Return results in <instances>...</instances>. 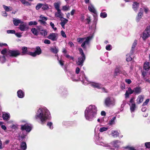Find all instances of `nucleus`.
<instances>
[{"mask_svg": "<svg viewBox=\"0 0 150 150\" xmlns=\"http://www.w3.org/2000/svg\"><path fill=\"white\" fill-rule=\"evenodd\" d=\"M8 33L15 34V31L13 30H8L7 31Z\"/></svg>", "mask_w": 150, "mask_h": 150, "instance_id": "obj_57", "label": "nucleus"}, {"mask_svg": "<svg viewBox=\"0 0 150 150\" xmlns=\"http://www.w3.org/2000/svg\"><path fill=\"white\" fill-rule=\"evenodd\" d=\"M40 33L42 35L45 36L47 35V31L46 30H42L40 32Z\"/></svg>", "mask_w": 150, "mask_h": 150, "instance_id": "obj_37", "label": "nucleus"}, {"mask_svg": "<svg viewBox=\"0 0 150 150\" xmlns=\"http://www.w3.org/2000/svg\"><path fill=\"white\" fill-rule=\"evenodd\" d=\"M31 127L28 124L21 125V129L22 130H25L27 132H29L31 130Z\"/></svg>", "mask_w": 150, "mask_h": 150, "instance_id": "obj_12", "label": "nucleus"}, {"mask_svg": "<svg viewBox=\"0 0 150 150\" xmlns=\"http://www.w3.org/2000/svg\"><path fill=\"white\" fill-rule=\"evenodd\" d=\"M42 4L39 3L37 4V5L36 6V9L37 10H38L40 8H42Z\"/></svg>", "mask_w": 150, "mask_h": 150, "instance_id": "obj_45", "label": "nucleus"}, {"mask_svg": "<svg viewBox=\"0 0 150 150\" xmlns=\"http://www.w3.org/2000/svg\"><path fill=\"white\" fill-rule=\"evenodd\" d=\"M144 96L143 95H139L136 100L137 103V104H139L142 102L144 99Z\"/></svg>", "mask_w": 150, "mask_h": 150, "instance_id": "obj_20", "label": "nucleus"}, {"mask_svg": "<svg viewBox=\"0 0 150 150\" xmlns=\"http://www.w3.org/2000/svg\"><path fill=\"white\" fill-rule=\"evenodd\" d=\"M98 138H99L98 139H97L96 141L97 144L102 146L108 149H112V147L109 144L105 142H103L101 138L99 137Z\"/></svg>", "mask_w": 150, "mask_h": 150, "instance_id": "obj_7", "label": "nucleus"}, {"mask_svg": "<svg viewBox=\"0 0 150 150\" xmlns=\"http://www.w3.org/2000/svg\"><path fill=\"white\" fill-rule=\"evenodd\" d=\"M120 142L118 140H115L111 142L110 144L114 147L118 148L119 147V144L120 143Z\"/></svg>", "mask_w": 150, "mask_h": 150, "instance_id": "obj_22", "label": "nucleus"}, {"mask_svg": "<svg viewBox=\"0 0 150 150\" xmlns=\"http://www.w3.org/2000/svg\"><path fill=\"white\" fill-rule=\"evenodd\" d=\"M58 59V61L59 62V63L60 64V65L61 66H63L64 65V61L62 60H59Z\"/></svg>", "mask_w": 150, "mask_h": 150, "instance_id": "obj_62", "label": "nucleus"}, {"mask_svg": "<svg viewBox=\"0 0 150 150\" xmlns=\"http://www.w3.org/2000/svg\"><path fill=\"white\" fill-rule=\"evenodd\" d=\"M47 125L50 129H53V123L51 122H48Z\"/></svg>", "mask_w": 150, "mask_h": 150, "instance_id": "obj_39", "label": "nucleus"}, {"mask_svg": "<svg viewBox=\"0 0 150 150\" xmlns=\"http://www.w3.org/2000/svg\"><path fill=\"white\" fill-rule=\"evenodd\" d=\"M6 61V58L4 56H3L2 57H1L0 61L2 63H4Z\"/></svg>", "mask_w": 150, "mask_h": 150, "instance_id": "obj_50", "label": "nucleus"}, {"mask_svg": "<svg viewBox=\"0 0 150 150\" xmlns=\"http://www.w3.org/2000/svg\"><path fill=\"white\" fill-rule=\"evenodd\" d=\"M142 9V8L140 9L139 12L136 17V20L137 22L139 21L143 16V13L141 10Z\"/></svg>", "mask_w": 150, "mask_h": 150, "instance_id": "obj_16", "label": "nucleus"}, {"mask_svg": "<svg viewBox=\"0 0 150 150\" xmlns=\"http://www.w3.org/2000/svg\"><path fill=\"white\" fill-rule=\"evenodd\" d=\"M141 8H142L141 10L143 12V11L144 10L146 13H148L150 12V11H149L148 8H147L143 7Z\"/></svg>", "mask_w": 150, "mask_h": 150, "instance_id": "obj_41", "label": "nucleus"}, {"mask_svg": "<svg viewBox=\"0 0 150 150\" xmlns=\"http://www.w3.org/2000/svg\"><path fill=\"white\" fill-rule=\"evenodd\" d=\"M88 83H87L90 84V85L93 87L101 89V92L104 93H107L108 92L107 90L103 87L101 84L93 82H89L88 81Z\"/></svg>", "mask_w": 150, "mask_h": 150, "instance_id": "obj_5", "label": "nucleus"}, {"mask_svg": "<svg viewBox=\"0 0 150 150\" xmlns=\"http://www.w3.org/2000/svg\"><path fill=\"white\" fill-rule=\"evenodd\" d=\"M139 7V4L136 2H134L133 4V8L134 11H137Z\"/></svg>", "mask_w": 150, "mask_h": 150, "instance_id": "obj_27", "label": "nucleus"}, {"mask_svg": "<svg viewBox=\"0 0 150 150\" xmlns=\"http://www.w3.org/2000/svg\"><path fill=\"white\" fill-rule=\"evenodd\" d=\"M129 105L130 106L131 112H134L136 108L135 104H129Z\"/></svg>", "mask_w": 150, "mask_h": 150, "instance_id": "obj_29", "label": "nucleus"}, {"mask_svg": "<svg viewBox=\"0 0 150 150\" xmlns=\"http://www.w3.org/2000/svg\"><path fill=\"white\" fill-rule=\"evenodd\" d=\"M145 146L146 148H150V142H146L145 143Z\"/></svg>", "mask_w": 150, "mask_h": 150, "instance_id": "obj_51", "label": "nucleus"}, {"mask_svg": "<svg viewBox=\"0 0 150 150\" xmlns=\"http://www.w3.org/2000/svg\"><path fill=\"white\" fill-rule=\"evenodd\" d=\"M130 56L128 55H127L126 60L127 61H130L132 59V58Z\"/></svg>", "mask_w": 150, "mask_h": 150, "instance_id": "obj_56", "label": "nucleus"}, {"mask_svg": "<svg viewBox=\"0 0 150 150\" xmlns=\"http://www.w3.org/2000/svg\"><path fill=\"white\" fill-rule=\"evenodd\" d=\"M123 148L125 150H136L134 147L129 146L124 147Z\"/></svg>", "mask_w": 150, "mask_h": 150, "instance_id": "obj_34", "label": "nucleus"}, {"mask_svg": "<svg viewBox=\"0 0 150 150\" xmlns=\"http://www.w3.org/2000/svg\"><path fill=\"white\" fill-rule=\"evenodd\" d=\"M50 25L54 31H55L57 30V28L56 27H54V25L52 22H51L50 23Z\"/></svg>", "mask_w": 150, "mask_h": 150, "instance_id": "obj_49", "label": "nucleus"}, {"mask_svg": "<svg viewBox=\"0 0 150 150\" xmlns=\"http://www.w3.org/2000/svg\"><path fill=\"white\" fill-rule=\"evenodd\" d=\"M18 127V125H12L11 126V127L12 129H16Z\"/></svg>", "mask_w": 150, "mask_h": 150, "instance_id": "obj_60", "label": "nucleus"}, {"mask_svg": "<svg viewBox=\"0 0 150 150\" xmlns=\"http://www.w3.org/2000/svg\"><path fill=\"white\" fill-rule=\"evenodd\" d=\"M85 56H81L78 58L77 61H76V64L82 66L83 63L85 60Z\"/></svg>", "mask_w": 150, "mask_h": 150, "instance_id": "obj_13", "label": "nucleus"}, {"mask_svg": "<svg viewBox=\"0 0 150 150\" xmlns=\"http://www.w3.org/2000/svg\"><path fill=\"white\" fill-rule=\"evenodd\" d=\"M2 117L4 120H8L10 117V114L8 113L3 112L2 113Z\"/></svg>", "mask_w": 150, "mask_h": 150, "instance_id": "obj_18", "label": "nucleus"}, {"mask_svg": "<svg viewBox=\"0 0 150 150\" xmlns=\"http://www.w3.org/2000/svg\"><path fill=\"white\" fill-rule=\"evenodd\" d=\"M150 37V26H148L143 33L141 37L143 40H145Z\"/></svg>", "mask_w": 150, "mask_h": 150, "instance_id": "obj_6", "label": "nucleus"}, {"mask_svg": "<svg viewBox=\"0 0 150 150\" xmlns=\"http://www.w3.org/2000/svg\"><path fill=\"white\" fill-rule=\"evenodd\" d=\"M17 94L18 97L19 98H22L25 96V93L22 90L19 89L17 92Z\"/></svg>", "mask_w": 150, "mask_h": 150, "instance_id": "obj_17", "label": "nucleus"}, {"mask_svg": "<svg viewBox=\"0 0 150 150\" xmlns=\"http://www.w3.org/2000/svg\"><path fill=\"white\" fill-rule=\"evenodd\" d=\"M125 81L128 84H130L132 82L131 81L130 79H125Z\"/></svg>", "mask_w": 150, "mask_h": 150, "instance_id": "obj_64", "label": "nucleus"}, {"mask_svg": "<svg viewBox=\"0 0 150 150\" xmlns=\"http://www.w3.org/2000/svg\"><path fill=\"white\" fill-rule=\"evenodd\" d=\"M45 21H43L42 20H38V21L40 22L41 24H43L45 25L47 24Z\"/></svg>", "mask_w": 150, "mask_h": 150, "instance_id": "obj_54", "label": "nucleus"}, {"mask_svg": "<svg viewBox=\"0 0 150 150\" xmlns=\"http://www.w3.org/2000/svg\"><path fill=\"white\" fill-rule=\"evenodd\" d=\"M58 38V34L56 33H50L48 36L47 38L51 40L54 41L56 40Z\"/></svg>", "mask_w": 150, "mask_h": 150, "instance_id": "obj_10", "label": "nucleus"}, {"mask_svg": "<svg viewBox=\"0 0 150 150\" xmlns=\"http://www.w3.org/2000/svg\"><path fill=\"white\" fill-rule=\"evenodd\" d=\"M100 125H97L95 128V129L94 131L95 132H96L99 129V131L101 132H103L107 131L108 129L107 127H102L99 128Z\"/></svg>", "mask_w": 150, "mask_h": 150, "instance_id": "obj_11", "label": "nucleus"}, {"mask_svg": "<svg viewBox=\"0 0 150 150\" xmlns=\"http://www.w3.org/2000/svg\"><path fill=\"white\" fill-rule=\"evenodd\" d=\"M106 49L108 51L112 49V47L110 45H107L105 47Z\"/></svg>", "mask_w": 150, "mask_h": 150, "instance_id": "obj_46", "label": "nucleus"}, {"mask_svg": "<svg viewBox=\"0 0 150 150\" xmlns=\"http://www.w3.org/2000/svg\"><path fill=\"white\" fill-rule=\"evenodd\" d=\"M79 50V51L81 56H85V55L83 53V51L82 49L81 48H79L78 49Z\"/></svg>", "mask_w": 150, "mask_h": 150, "instance_id": "obj_52", "label": "nucleus"}, {"mask_svg": "<svg viewBox=\"0 0 150 150\" xmlns=\"http://www.w3.org/2000/svg\"><path fill=\"white\" fill-rule=\"evenodd\" d=\"M36 50L34 52H30L28 54L32 56L35 57L37 55H39L41 53V50L40 47L37 46L36 47Z\"/></svg>", "mask_w": 150, "mask_h": 150, "instance_id": "obj_9", "label": "nucleus"}, {"mask_svg": "<svg viewBox=\"0 0 150 150\" xmlns=\"http://www.w3.org/2000/svg\"><path fill=\"white\" fill-rule=\"evenodd\" d=\"M127 91L130 94H132L133 93H134V89L132 90L130 87H129L128 88V90Z\"/></svg>", "mask_w": 150, "mask_h": 150, "instance_id": "obj_53", "label": "nucleus"}, {"mask_svg": "<svg viewBox=\"0 0 150 150\" xmlns=\"http://www.w3.org/2000/svg\"><path fill=\"white\" fill-rule=\"evenodd\" d=\"M97 111V107L95 105H91L88 106L84 111L86 119L89 121H92L96 117Z\"/></svg>", "mask_w": 150, "mask_h": 150, "instance_id": "obj_2", "label": "nucleus"}, {"mask_svg": "<svg viewBox=\"0 0 150 150\" xmlns=\"http://www.w3.org/2000/svg\"><path fill=\"white\" fill-rule=\"evenodd\" d=\"M44 43L46 44H49L50 43V41L48 40H45L44 41Z\"/></svg>", "mask_w": 150, "mask_h": 150, "instance_id": "obj_63", "label": "nucleus"}, {"mask_svg": "<svg viewBox=\"0 0 150 150\" xmlns=\"http://www.w3.org/2000/svg\"><path fill=\"white\" fill-rule=\"evenodd\" d=\"M60 5V3L59 2H57L54 4V7L57 10L60 9H59Z\"/></svg>", "mask_w": 150, "mask_h": 150, "instance_id": "obj_40", "label": "nucleus"}, {"mask_svg": "<svg viewBox=\"0 0 150 150\" xmlns=\"http://www.w3.org/2000/svg\"><path fill=\"white\" fill-rule=\"evenodd\" d=\"M61 34L63 37L64 38H66V35L65 33L62 30L61 31Z\"/></svg>", "mask_w": 150, "mask_h": 150, "instance_id": "obj_59", "label": "nucleus"}, {"mask_svg": "<svg viewBox=\"0 0 150 150\" xmlns=\"http://www.w3.org/2000/svg\"><path fill=\"white\" fill-rule=\"evenodd\" d=\"M7 51L6 49H4L2 50L1 51V53L3 54H5L6 53L7 54Z\"/></svg>", "mask_w": 150, "mask_h": 150, "instance_id": "obj_58", "label": "nucleus"}, {"mask_svg": "<svg viewBox=\"0 0 150 150\" xmlns=\"http://www.w3.org/2000/svg\"><path fill=\"white\" fill-rule=\"evenodd\" d=\"M28 24L30 25H36L37 24V23L36 21H30L29 23Z\"/></svg>", "mask_w": 150, "mask_h": 150, "instance_id": "obj_48", "label": "nucleus"}, {"mask_svg": "<svg viewBox=\"0 0 150 150\" xmlns=\"http://www.w3.org/2000/svg\"><path fill=\"white\" fill-rule=\"evenodd\" d=\"M88 10L94 13H96V11L95 8L93 5L91 3H90L88 6Z\"/></svg>", "mask_w": 150, "mask_h": 150, "instance_id": "obj_15", "label": "nucleus"}, {"mask_svg": "<svg viewBox=\"0 0 150 150\" xmlns=\"http://www.w3.org/2000/svg\"><path fill=\"white\" fill-rule=\"evenodd\" d=\"M42 8L43 10H45L48 9L49 8V7L47 4H42Z\"/></svg>", "mask_w": 150, "mask_h": 150, "instance_id": "obj_35", "label": "nucleus"}, {"mask_svg": "<svg viewBox=\"0 0 150 150\" xmlns=\"http://www.w3.org/2000/svg\"><path fill=\"white\" fill-rule=\"evenodd\" d=\"M149 99H147L146 100V101L143 103L142 105L143 106H144L148 104V102H149Z\"/></svg>", "mask_w": 150, "mask_h": 150, "instance_id": "obj_61", "label": "nucleus"}, {"mask_svg": "<svg viewBox=\"0 0 150 150\" xmlns=\"http://www.w3.org/2000/svg\"><path fill=\"white\" fill-rule=\"evenodd\" d=\"M137 41L136 40H135L132 45V49H134V48H135V47L136 46V45H137Z\"/></svg>", "mask_w": 150, "mask_h": 150, "instance_id": "obj_47", "label": "nucleus"}, {"mask_svg": "<svg viewBox=\"0 0 150 150\" xmlns=\"http://www.w3.org/2000/svg\"><path fill=\"white\" fill-rule=\"evenodd\" d=\"M51 118L50 113L49 110L45 107H41L37 110L35 116L37 120H40V123L43 124L46 121Z\"/></svg>", "mask_w": 150, "mask_h": 150, "instance_id": "obj_1", "label": "nucleus"}, {"mask_svg": "<svg viewBox=\"0 0 150 150\" xmlns=\"http://www.w3.org/2000/svg\"><path fill=\"white\" fill-rule=\"evenodd\" d=\"M21 2L23 4L27 5H30V4L28 1H26L25 0H20Z\"/></svg>", "mask_w": 150, "mask_h": 150, "instance_id": "obj_38", "label": "nucleus"}, {"mask_svg": "<svg viewBox=\"0 0 150 150\" xmlns=\"http://www.w3.org/2000/svg\"><path fill=\"white\" fill-rule=\"evenodd\" d=\"M13 23L15 26H17L19 23H23V21L19 19L14 18L13 21Z\"/></svg>", "mask_w": 150, "mask_h": 150, "instance_id": "obj_19", "label": "nucleus"}, {"mask_svg": "<svg viewBox=\"0 0 150 150\" xmlns=\"http://www.w3.org/2000/svg\"><path fill=\"white\" fill-rule=\"evenodd\" d=\"M21 146L22 149L23 150H25L27 148L26 143L24 142H22L21 144Z\"/></svg>", "mask_w": 150, "mask_h": 150, "instance_id": "obj_32", "label": "nucleus"}, {"mask_svg": "<svg viewBox=\"0 0 150 150\" xmlns=\"http://www.w3.org/2000/svg\"><path fill=\"white\" fill-rule=\"evenodd\" d=\"M93 37V35H92L86 38H78L77 39V41L80 43L83 41L81 45V47L83 48H86L89 46L90 41Z\"/></svg>", "mask_w": 150, "mask_h": 150, "instance_id": "obj_3", "label": "nucleus"}, {"mask_svg": "<svg viewBox=\"0 0 150 150\" xmlns=\"http://www.w3.org/2000/svg\"><path fill=\"white\" fill-rule=\"evenodd\" d=\"M116 119V117H113L111 120H110L108 122V125H114L115 123V120Z\"/></svg>", "mask_w": 150, "mask_h": 150, "instance_id": "obj_33", "label": "nucleus"}, {"mask_svg": "<svg viewBox=\"0 0 150 150\" xmlns=\"http://www.w3.org/2000/svg\"><path fill=\"white\" fill-rule=\"evenodd\" d=\"M111 134L114 137H116L118 136L119 133L117 131L112 130L111 131Z\"/></svg>", "mask_w": 150, "mask_h": 150, "instance_id": "obj_28", "label": "nucleus"}, {"mask_svg": "<svg viewBox=\"0 0 150 150\" xmlns=\"http://www.w3.org/2000/svg\"><path fill=\"white\" fill-rule=\"evenodd\" d=\"M115 99L110 96H108L104 100V104L105 105L108 107L110 105L113 106L115 104Z\"/></svg>", "mask_w": 150, "mask_h": 150, "instance_id": "obj_4", "label": "nucleus"}, {"mask_svg": "<svg viewBox=\"0 0 150 150\" xmlns=\"http://www.w3.org/2000/svg\"><path fill=\"white\" fill-rule=\"evenodd\" d=\"M144 69L146 71H148L150 68V62H146L144 64Z\"/></svg>", "mask_w": 150, "mask_h": 150, "instance_id": "obj_23", "label": "nucleus"}, {"mask_svg": "<svg viewBox=\"0 0 150 150\" xmlns=\"http://www.w3.org/2000/svg\"><path fill=\"white\" fill-rule=\"evenodd\" d=\"M22 53L25 54H28V53L27 48L26 47H22Z\"/></svg>", "mask_w": 150, "mask_h": 150, "instance_id": "obj_36", "label": "nucleus"}, {"mask_svg": "<svg viewBox=\"0 0 150 150\" xmlns=\"http://www.w3.org/2000/svg\"><path fill=\"white\" fill-rule=\"evenodd\" d=\"M69 9V6H63L62 8V10L64 11H67Z\"/></svg>", "mask_w": 150, "mask_h": 150, "instance_id": "obj_43", "label": "nucleus"}, {"mask_svg": "<svg viewBox=\"0 0 150 150\" xmlns=\"http://www.w3.org/2000/svg\"><path fill=\"white\" fill-rule=\"evenodd\" d=\"M100 16L102 18H105L107 16V14L105 12L101 13L100 14Z\"/></svg>", "mask_w": 150, "mask_h": 150, "instance_id": "obj_42", "label": "nucleus"}, {"mask_svg": "<svg viewBox=\"0 0 150 150\" xmlns=\"http://www.w3.org/2000/svg\"><path fill=\"white\" fill-rule=\"evenodd\" d=\"M50 50L52 52L55 54L57 53L59 51L58 48L57 47H56L51 48Z\"/></svg>", "mask_w": 150, "mask_h": 150, "instance_id": "obj_30", "label": "nucleus"}, {"mask_svg": "<svg viewBox=\"0 0 150 150\" xmlns=\"http://www.w3.org/2000/svg\"><path fill=\"white\" fill-rule=\"evenodd\" d=\"M3 7L6 11L7 12L10 11L12 10V8L11 6H7L5 5H3Z\"/></svg>", "mask_w": 150, "mask_h": 150, "instance_id": "obj_31", "label": "nucleus"}, {"mask_svg": "<svg viewBox=\"0 0 150 150\" xmlns=\"http://www.w3.org/2000/svg\"><path fill=\"white\" fill-rule=\"evenodd\" d=\"M134 97H133L129 101V104H135L134 101Z\"/></svg>", "mask_w": 150, "mask_h": 150, "instance_id": "obj_55", "label": "nucleus"}, {"mask_svg": "<svg viewBox=\"0 0 150 150\" xmlns=\"http://www.w3.org/2000/svg\"><path fill=\"white\" fill-rule=\"evenodd\" d=\"M57 10V12L55 13V16L56 17L62 18L63 14L61 12V10L60 9H58Z\"/></svg>", "mask_w": 150, "mask_h": 150, "instance_id": "obj_26", "label": "nucleus"}, {"mask_svg": "<svg viewBox=\"0 0 150 150\" xmlns=\"http://www.w3.org/2000/svg\"><path fill=\"white\" fill-rule=\"evenodd\" d=\"M20 54V52L18 50H7V55L10 57H17Z\"/></svg>", "mask_w": 150, "mask_h": 150, "instance_id": "obj_8", "label": "nucleus"}, {"mask_svg": "<svg viewBox=\"0 0 150 150\" xmlns=\"http://www.w3.org/2000/svg\"><path fill=\"white\" fill-rule=\"evenodd\" d=\"M40 31V28L38 27V29L35 28H32L31 31L32 33L35 35H38L39 32Z\"/></svg>", "mask_w": 150, "mask_h": 150, "instance_id": "obj_25", "label": "nucleus"}, {"mask_svg": "<svg viewBox=\"0 0 150 150\" xmlns=\"http://www.w3.org/2000/svg\"><path fill=\"white\" fill-rule=\"evenodd\" d=\"M61 22H60V24L62 28L65 29L64 25L68 22V20L65 18H62L61 19Z\"/></svg>", "mask_w": 150, "mask_h": 150, "instance_id": "obj_21", "label": "nucleus"}, {"mask_svg": "<svg viewBox=\"0 0 150 150\" xmlns=\"http://www.w3.org/2000/svg\"><path fill=\"white\" fill-rule=\"evenodd\" d=\"M133 89L134 92L136 94H139L141 92L142 89L140 87H136Z\"/></svg>", "mask_w": 150, "mask_h": 150, "instance_id": "obj_24", "label": "nucleus"}, {"mask_svg": "<svg viewBox=\"0 0 150 150\" xmlns=\"http://www.w3.org/2000/svg\"><path fill=\"white\" fill-rule=\"evenodd\" d=\"M22 24L20 25L18 27L19 29L21 31H25L27 30L28 28V27L26 23H23Z\"/></svg>", "mask_w": 150, "mask_h": 150, "instance_id": "obj_14", "label": "nucleus"}, {"mask_svg": "<svg viewBox=\"0 0 150 150\" xmlns=\"http://www.w3.org/2000/svg\"><path fill=\"white\" fill-rule=\"evenodd\" d=\"M40 20H42L43 21H46L47 20V18L41 15L40 16Z\"/></svg>", "mask_w": 150, "mask_h": 150, "instance_id": "obj_44", "label": "nucleus"}]
</instances>
